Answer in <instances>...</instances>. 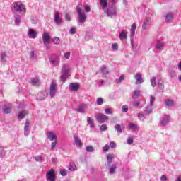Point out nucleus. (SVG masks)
<instances>
[{"mask_svg":"<svg viewBox=\"0 0 181 181\" xmlns=\"http://www.w3.org/2000/svg\"><path fill=\"white\" fill-rule=\"evenodd\" d=\"M111 1V4H109L108 7L105 10V13L108 18H117L118 15V11L117 10V0Z\"/></svg>","mask_w":181,"mask_h":181,"instance_id":"obj_1","label":"nucleus"},{"mask_svg":"<svg viewBox=\"0 0 181 181\" xmlns=\"http://www.w3.org/2000/svg\"><path fill=\"white\" fill-rule=\"evenodd\" d=\"M11 12L16 15L18 12H20L21 13H26V8H25V4H22L21 1H15L13 3L11 7Z\"/></svg>","mask_w":181,"mask_h":181,"instance_id":"obj_2","label":"nucleus"},{"mask_svg":"<svg viewBox=\"0 0 181 181\" xmlns=\"http://www.w3.org/2000/svg\"><path fill=\"white\" fill-rule=\"evenodd\" d=\"M62 74L61 75V81L66 83L67 78L70 77V67L69 64H64L62 69Z\"/></svg>","mask_w":181,"mask_h":181,"instance_id":"obj_3","label":"nucleus"},{"mask_svg":"<svg viewBox=\"0 0 181 181\" xmlns=\"http://www.w3.org/2000/svg\"><path fill=\"white\" fill-rule=\"evenodd\" d=\"M76 11L78 16V22L79 23H84L86 22V20L87 19V16H86V14L83 13V9H81V7H76Z\"/></svg>","mask_w":181,"mask_h":181,"instance_id":"obj_4","label":"nucleus"},{"mask_svg":"<svg viewBox=\"0 0 181 181\" xmlns=\"http://www.w3.org/2000/svg\"><path fill=\"white\" fill-rule=\"evenodd\" d=\"M49 62L50 64L52 65V67H56V66L59 65V62H60V58L57 54H52L49 57Z\"/></svg>","mask_w":181,"mask_h":181,"instance_id":"obj_5","label":"nucleus"},{"mask_svg":"<svg viewBox=\"0 0 181 181\" xmlns=\"http://www.w3.org/2000/svg\"><path fill=\"white\" fill-rule=\"evenodd\" d=\"M56 93H57V84H56L54 82H52L49 87L50 98H54V95H56Z\"/></svg>","mask_w":181,"mask_h":181,"instance_id":"obj_6","label":"nucleus"},{"mask_svg":"<svg viewBox=\"0 0 181 181\" xmlns=\"http://www.w3.org/2000/svg\"><path fill=\"white\" fill-rule=\"evenodd\" d=\"M56 172L54 170L51 169L46 174V179L47 181H56V177L54 176Z\"/></svg>","mask_w":181,"mask_h":181,"instance_id":"obj_7","label":"nucleus"},{"mask_svg":"<svg viewBox=\"0 0 181 181\" xmlns=\"http://www.w3.org/2000/svg\"><path fill=\"white\" fill-rule=\"evenodd\" d=\"M29 132H30V122H29V120H26L24 126L25 136H28L29 135Z\"/></svg>","mask_w":181,"mask_h":181,"instance_id":"obj_8","label":"nucleus"},{"mask_svg":"<svg viewBox=\"0 0 181 181\" xmlns=\"http://www.w3.org/2000/svg\"><path fill=\"white\" fill-rule=\"evenodd\" d=\"M96 119L99 122V124H104L105 121H108V117H107L105 115L102 114L97 116Z\"/></svg>","mask_w":181,"mask_h":181,"instance_id":"obj_9","label":"nucleus"},{"mask_svg":"<svg viewBox=\"0 0 181 181\" xmlns=\"http://www.w3.org/2000/svg\"><path fill=\"white\" fill-rule=\"evenodd\" d=\"M47 97V92L42 91L37 94V101H43V100H46Z\"/></svg>","mask_w":181,"mask_h":181,"instance_id":"obj_10","label":"nucleus"},{"mask_svg":"<svg viewBox=\"0 0 181 181\" xmlns=\"http://www.w3.org/2000/svg\"><path fill=\"white\" fill-rule=\"evenodd\" d=\"M80 89V84L78 83H71L69 85V90L72 91H78Z\"/></svg>","mask_w":181,"mask_h":181,"instance_id":"obj_11","label":"nucleus"},{"mask_svg":"<svg viewBox=\"0 0 181 181\" xmlns=\"http://www.w3.org/2000/svg\"><path fill=\"white\" fill-rule=\"evenodd\" d=\"M135 30H136V25L133 23L130 29V39L131 42L134 40V36H135Z\"/></svg>","mask_w":181,"mask_h":181,"instance_id":"obj_12","label":"nucleus"},{"mask_svg":"<svg viewBox=\"0 0 181 181\" xmlns=\"http://www.w3.org/2000/svg\"><path fill=\"white\" fill-rule=\"evenodd\" d=\"M119 38L120 40L128 39V32L125 30H122V32L119 34Z\"/></svg>","mask_w":181,"mask_h":181,"instance_id":"obj_13","label":"nucleus"},{"mask_svg":"<svg viewBox=\"0 0 181 181\" xmlns=\"http://www.w3.org/2000/svg\"><path fill=\"white\" fill-rule=\"evenodd\" d=\"M54 22L57 25H60L63 23V20L60 18V13L57 11L54 15Z\"/></svg>","mask_w":181,"mask_h":181,"instance_id":"obj_14","label":"nucleus"},{"mask_svg":"<svg viewBox=\"0 0 181 181\" xmlns=\"http://www.w3.org/2000/svg\"><path fill=\"white\" fill-rule=\"evenodd\" d=\"M99 5H100L102 9H105V11H107L110 4H108V0H99Z\"/></svg>","mask_w":181,"mask_h":181,"instance_id":"obj_15","label":"nucleus"},{"mask_svg":"<svg viewBox=\"0 0 181 181\" xmlns=\"http://www.w3.org/2000/svg\"><path fill=\"white\" fill-rule=\"evenodd\" d=\"M42 40H43V44L46 45V43H49V42L52 40V37H50V35H49V33H45L42 36Z\"/></svg>","mask_w":181,"mask_h":181,"instance_id":"obj_16","label":"nucleus"},{"mask_svg":"<svg viewBox=\"0 0 181 181\" xmlns=\"http://www.w3.org/2000/svg\"><path fill=\"white\" fill-rule=\"evenodd\" d=\"M149 22H151V18L148 17L144 20V22L142 25L143 30H147L148 28H149Z\"/></svg>","mask_w":181,"mask_h":181,"instance_id":"obj_17","label":"nucleus"},{"mask_svg":"<svg viewBox=\"0 0 181 181\" xmlns=\"http://www.w3.org/2000/svg\"><path fill=\"white\" fill-rule=\"evenodd\" d=\"M144 83V78H142V74L141 73H137L136 74V84H141Z\"/></svg>","mask_w":181,"mask_h":181,"instance_id":"obj_18","label":"nucleus"},{"mask_svg":"<svg viewBox=\"0 0 181 181\" xmlns=\"http://www.w3.org/2000/svg\"><path fill=\"white\" fill-rule=\"evenodd\" d=\"M165 22H167V23H169V22H170V21H172V19H173V18H175V14H173V13L170 12L168 13L165 16Z\"/></svg>","mask_w":181,"mask_h":181,"instance_id":"obj_19","label":"nucleus"},{"mask_svg":"<svg viewBox=\"0 0 181 181\" xmlns=\"http://www.w3.org/2000/svg\"><path fill=\"white\" fill-rule=\"evenodd\" d=\"M164 47V42L162 40H158L156 44V50H162Z\"/></svg>","mask_w":181,"mask_h":181,"instance_id":"obj_20","label":"nucleus"},{"mask_svg":"<svg viewBox=\"0 0 181 181\" xmlns=\"http://www.w3.org/2000/svg\"><path fill=\"white\" fill-rule=\"evenodd\" d=\"M110 175H114L115 170H117V163L112 164V165H107Z\"/></svg>","mask_w":181,"mask_h":181,"instance_id":"obj_21","label":"nucleus"},{"mask_svg":"<svg viewBox=\"0 0 181 181\" xmlns=\"http://www.w3.org/2000/svg\"><path fill=\"white\" fill-rule=\"evenodd\" d=\"M169 115H166L165 117L163 118L162 121L160 122L162 127H166L167 124H169Z\"/></svg>","mask_w":181,"mask_h":181,"instance_id":"obj_22","label":"nucleus"},{"mask_svg":"<svg viewBox=\"0 0 181 181\" xmlns=\"http://www.w3.org/2000/svg\"><path fill=\"white\" fill-rule=\"evenodd\" d=\"M26 115H28V112L26 110H22L18 112V118L19 119H24Z\"/></svg>","mask_w":181,"mask_h":181,"instance_id":"obj_23","label":"nucleus"},{"mask_svg":"<svg viewBox=\"0 0 181 181\" xmlns=\"http://www.w3.org/2000/svg\"><path fill=\"white\" fill-rule=\"evenodd\" d=\"M112 159H114V154L107 155V166H110L112 163Z\"/></svg>","mask_w":181,"mask_h":181,"instance_id":"obj_24","label":"nucleus"},{"mask_svg":"<svg viewBox=\"0 0 181 181\" xmlns=\"http://www.w3.org/2000/svg\"><path fill=\"white\" fill-rule=\"evenodd\" d=\"M47 135L48 136V139L50 141H54L55 139H57V136L53 132H49Z\"/></svg>","mask_w":181,"mask_h":181,"instance_id":"obj_25","label":"nucleus"},{"mask_svg":"<svg viewBox=\"0 0 181 181\" xmlns=\"http://www.w3.org/2000/svg\"><path fill=\"white\" fill-rule=\"evenodd\" d=\"M74 141H75V144L78 148H83V143L81 142V140L80 138L77 136H74Z\"/></svg>","mask_w":181,"mask_h":181,"instance_id":"obj_26","label":"nucleus"},{"mask_svg":"<svg viewBox=\"0 0 181 181\" xmlns=\"http://www.w3.org/2000/svg\"><path fill=\"white\" fill-rule=\"evenodd\" d=\"M28 36H30L33 39H36L37 37V32H36L35 30L30 29L28 32Z\"/></svg>","mask_w":181,"mask_h":181,"instance_id":"obj_27","label":"nucleus"},{"mask_svg":"<svg viewBox=\"0 0 181 181\" xmlns=\"http://www.w3.org/2000/svg\"><path fill=\"white\" fill-rule=\"evenodd\" d=\"M87 122H88V124H90V128H92V129L95 128V124H94V120H93V118L88 117Z\"/></svg>","mask_w":181,"mask_h":181,"instance_id":"obj_28","label":"nucleus"},{"mask_svg":"<svg viewBox=\"0 0 181 181\" xmlns=\"http://www.w3.org/2000/svg\"><path fill=\"white\" fill-rule=\"evenodd\" d=\"M102 74H103V76H107V74H108V69H107V66H105V65H103L100 69Z\"/></svg>","mask_w":181,"mask_h":181,"instance_id":"obj_29","label":"nucleus"},{"mask_svg":"<svg viewBox=\"0 0 181 181\" xmlns=\"http://www.w3.org/2000/svg\"><path fill=\"white\" fill-rule=\"evenodd\" d=\"M158 87L160 90H163L165 88L163 79L160 78V79L158 80Z\"/></svg>","mask_w":181,"mask_h":181,"instance_id":"obj_30","label":"nucleus"},{"mask_svg":"<svg viewBox=\"0 0 181 181\" xmlns=\"http://www.w3.org/2000/svg\"><path fill=\"white\" fill-rule=\"evenodd\" d=\"M31 84L34 86H39L40 84V81H39V78H34L31 79Z\"/></svg>","mask_w":181,"mask_h":181,"instance_id":"obj_31","label":"nucleus"},{"mask_svg":"<svg viewBox=\"0 0 181 181\" xmlns=\"http://www.w3.org/2000/svg\"><path fill=\"white\" fill-rule=\"evenodd\" d=\"M115 129H116L117 131L118 135H119V134H122V132H123L122 128H121V124H116L115 125Z\"/></svg>","mask_w":181,"mask_h":181,"instance_id":"obj_32","label":"nucleus"},{"mask_svg":"<svg viewBox=\"0 0 181 181\" xmlns=\"http://www.w3.org/2000/svg\"><path fill=\"white\" fill-rule=\"evenodd\" d=\"M86 106V104L80 105L79 107L76 110L77 112H81L82 114H84V112H86V110H84L83 107Z\"/></svg>","mask_w":181,"mask_h":181,"instance_id":"obj_33","label":"nucleus"},{"mask_svg":"<svg viewBox=\"0 0 181 181\" xmlns=\"http://www.w3.org/2000/svg\"><path fill=\"white\" fill-rule=\"evenodd\" d=\"M6 59H8V54H6V52H1L0 55V62L2 63V62Z\"/></svg>","mask_w":181,"mask_h":181,"instance_id":"obj_34","label":"nucleus"},{"mask_svg":"<svg viewBox=\"0 0 181 181\" xmlns=\"http://www.w3.org/2000/svg\"><path fill=\"white\" fill-rule=\"evenodd\" d=\"M11 107L6 106V105H4L3 107V112L4 114H11Z\"/></svg>","mask_w":181,"mask_h":181,"instance_id":"obj_35","label":"nucleus"},{"mask_svg":"<svg viewBox=\"0 0 181 181\" xmlns=\"http://www.w3.org/2000/svg\"><path fill=\"white\" fill-rule=\"evenodd\" d=\"M140 93H141V91L139 90H135L134 91V94L132 95V99L136 100V98H138L139 97Z\"/></svg>","mask_w":181,"mask_h":181,"instance_id":"obj_36","label":"nucleus"},{"mask_svg":"<svg viewBox=\"0 0 181 181\" xmlns=\"http://www.w3.org/2000/svg\"><path fill=\"white\" fill-rule=\"evenodd\" d=\"M124 78H125V76L124 75H121L119 78L115 79V83H116V84H121V83L124 81Z\"/></svg>","mask_w":181,"mask_h":181,"instance_id":"obj_37","label":"nucleus"},{"mask_svg":"<svg viewBox=\"0 0 181 181\" xmlns=\"http://www.w3.org/2000/svg\"><path fill=\"white\" fill-rule=\"evenodd\" d=\"M165 104L167 107H173L174 101L171 99H168L165 101Z\"/></svg>","mask_w":181,"mask_h":181,"instance_id":"obj_38","label":"nucleus"},{"mask_svg":"<svg viewBox=\"0 0 181 181\" xmlns=\"http://www.w3.org/2000/svg\"><path fill=\"white\" fill-rule=\"evenodd\" d=\"M64 19H65V21H66V22H71V16H70V14L69 13H66L64 16Z\"/></svg>","mask_w":181,"mask_h":181,"instance_id":"obj_39","label":"nucleus"},{"mask_svg":"<svg viewBox=\"0 0 181 181\" xmlns=\"http://www.w3.org/2000/svg\"><path fill=\"white\" fill-rule=\"evenodd\" d=\"M168 73H169L171 78H175V77H176V72L175 71H173V69H170L168 71Z\"/></svg>","mask_w":181,"mask_h":181,"instance_id":"obj_40","label":"nucleus"},{"mask_svg":"<svg viewBox=\"0 0 181 181\" xmlns=\"http://www.w3.org/2000/svg\"><path fill=\"white\" fill-rule=\"evenodd\" d=\"M129 128L130 129H136V128H138V124L130 122L129 123Z\"/></svg>","mask_w":181,"mask_h":181,"instance_id":"obj_41","label":"nucleus"},{"mask_svg":"<svg viewBox=\"0 0 181 181\" xmlns=\"http://www.w3.org/2000/svg\"><path fill=\"white\" fill-rule=\"evenodd\" d=\"M151 83V86L153 87H155L156 86V77L153 76L151 80H150Z\"/></svg>","mask_w":181,"mask_h":181,"instance_id":"obj_42","label":"nucleus"},{"mask_svg":"<svg viewBox=\"0 0 181 181\" xmlns=\"http://www.w3.org/2000/svg\"><path fill=\"white\" fill-rule=\"evenodd\" d=\"M14 22L15 25H19L21 23V16H16Z\"/></svg>","mask_w":181,"mask_h":181,"instance_id":"obj_43","label":"nucleus"},{"mask_svg":"<svg viewBox=\"0 0 181 181\" xmlns=\"http://www.w3.org/2000/svg\"><path fill=\"white\" fill-rule=\"evenodd\" d=\"M107 129H108V127L107 126V124H102L100 127V130L101 132H104V131H107Z\"/></svg>","mask_w":181,"mask_h":181,"instance_id":"obj_44","label":"nucleus"},{"mask_svg":"<svg viewBox=\"0 0 181 181\" xmlns=\"http://www.w3.org/2000/svg\"><path fill=\"white\" fill-rule=\"evenodd\" d=\"M52 42H53V43H54V45H59V43H60V38H59L57 37H54L52 39Z\"/></svg>","mask_w":181,"mask_h":181,"instance_id":"obj_45","label":"nucleus"},{"mask_svg":"<svg viewBox=\"0 0 181 181\" xmlns=\"http://www.w3.org/2000/svg\"><path fill=\"white\" fill-rule=\"evenodd\" d=\"M98 105H103L104 103V99L103 98H98L96 100Z\"/></svg>","mask_w":181,"mask_h":181,"instance_id":"obj_46","label":"nucleus"},{"mask_svg":"<svg viewBox=\"0 0 181 181\" xmlns=\"http://www.w3.org/2000/svg\"><path fill=\"white\" fill-rule=\"evenodd\" d=\"M69 33L71 35H76V33H77V30L76 29V27H72L70 30H69Z\"/></svg>","mask_w":181,"mask_h":181,"instance_id":"obj_47","label":"nucleus"},{"mask_svg":"<svg viewBox=\"0 0 181 181\" xmlns=\"http://www.w3.org/2000/svg\"><path fill=\"white\" fill-rule=\"evenodd\" d=\"M153 103H155V97L153 95L150 96V107H153Z\"/></svg>","mask_w":181,"mask_h":181,"instance_id":"obj_48","label":"nucleus"},{"mask_svg":"<svg viewBox=\"0 0 181 181\" xmlns=\"http://www.w3.org/2000/svg\"><path fill=\"white\" fill-rule=\"evenodd\" d=\"M34 159L36 160V162H42L43 161V157L42 156H37L34 157Z\"/></svg>","mask_w":181,"mask_h":181,"instance_id":"obj_49","label":"nucleus"},{"mask_svg":"<svg viewBox=\"0 0 181 181\" xmlns=\"http://www.w3.org/2000/svg\"><path fill=\"white\" fill-rule=\"evenodd\" d=\"M86 152H94V147L93 146H86Z\"/></svg>","mask_w":181,"mask_h":181,"instance_id":"obj_50","label":"nucleus"},{"mask_svg":"<svg viewBox=\"0 0 181 181\" xmlns=\"http://www.w3.org/2000/svg\"><path fill=\"white\" fill-rule=\"evenodd\" d=\"M145 111L147 112V114H151L152 112V106L146 107Z\"/></svg>","mask_w":181,"mask_h":181,"instance_id":"obj_51","label":"nucleus"},{"mask_svg":"<svg viewBox=\"0 0 181 181\" xmlns=\"http://www.w3.org/2000/svg\"><path fill=\"white\" fill-rule=\"evenodd\" d=\"M6 151L4 150V148H0V158L2 159L5 156Z\"/></svg>","mask_w":181,"mask_h":181,"instance_id":"obj_52","label":"nucleus"},{"mask_svg":"<svg viewBox=\"0 0 181 181\" xmlns=\"http://www.w3.org/2000/svg\"><path fill=\"white\" fill-rule=\"evenodd\" d=\"M59 173H60L61 176H66L67 175V170H66V169L61 170Z\"/></svg>","mask_w":181,"mask_h":181,"instance_id":"obj_53","label":"nucleus"},{"mask_svg":"<svg viewBox=\"0 0 181 181\" xmlns=\"http://www.w3.org/2000/svg\"><path fill=\"white\" fill-rule=\"evenodd\" d=\"M83 8L86 12H90L91 11V8L87 4L84 5Z\"/></svg>","mask_w":181,"mask_h":181,"instance_id":"obj_54","label":"nucleus"},{"mask_svg":"<svg viewBox=\"0 0 181 181\" xmlns=\"http://www.w3.org/2000/svg\"><path fill=\"white\" fill-rule=\"evenodd\" d=\"M57 144V142L56 141H53L51 144V151H54V148H56V144Z\"/></svg>","mask_w":181,"mask_h":181,"instance_id":"obj_55","label":"nucleus"},{"mask_svg":"<svg viewBox=\"0 0 181 181\" xmlns=\"http://www.w3.org/2000/svg\"><path fill=\"white\" fill-rule=\"evenodd\" d=\"M30 59H35L36 57V54H35V51L32 50L30 52Z\"/></svg>","mask_w":181,"mask_h":181,"instance_id":"obj_56","label":"nucleus"},{"mask_svg":"<svg viewBox=\"0 0 181 181\" xmlns=\"http://www.w3.org/2000/svg\"><path fill=\"white\" fill-rule=\"evenodd\" d=\"M127 144L128 145H132V144H134V139L132 137H129L127 139Z\"/></svg>","mask_w":181,"mask_h":181,"instance_id":"obj_57","label":"nucleus"},{"mask_svg":"<svg viewBox=\"0 0 181 181\" xmlns=\"http://www.w3.org/2000/svg\"><path fill=\"white\" fill-rule=\"evenodd\" d=\"M122 112H128V105H124L122 107Z\"/></svg>","mask_w":181,"mask_h":181,"instance_id":"obj_58","label":"nucleus"},{"mask_svg":"<svg viewBox=\"0 0 181 181\" xmlns=\"http://www.w3.org/2000/svg\"><path fill=\"white\" fill-rule=\"evenodd\" d=\"M69 170H71V171L76 170V165H71V164H70V165H69Z\"/></svg>","mask_w":181,"mask_h":181,"instance_id":"obj_59","label":"nucleus"},{"mask_svg":"<svg viewBox=\"0 0 181 181\" xmlns=\"http://www.w3.org/2000/svg\"><path fill=\"white\" fill-rule=\"evenodd\" d=\"M112 50H118V44L114 43L112 45Z\"/></svg>","mask_w":181,"mask_h":181,"instance_id":"obj_60","label":"nucleus"},{"mask_svg":"<svg viewBox=\"0 0 181 181\" xmlns=\"http://www.w3.org/2000/svg\"><path fill=\"white\" fill-rule=\"evenodd\" d=\"M110 149V145L106 144L104 147H103V152H108V150Z\"/></svg>","mask_w":181,"mask_h":181,"instance_id":"obj_61","label":"nucleus"},{"mask_svg":"<svg viewBox=\"0 0 181 181\" xmlns=\"http://www.w3.org/2000/svg\"><path fill=\"white\" fill-rule=\"evenodd\" d=\"M141 103H139V102L138 101H135L133 104V107H134L135 108H138V107H140Z\"/></svg>","mask_w":181,"mask_h":181,"instance_id":"obj_62","label":"nucleus"},{"mask_svg":"<svg viewBox=\"0 0 181 181\" xmlns=\"http://www.w3.org/2000/svg\"><path fill=\"white\" fill-rule=\"evenodd\" d=\"M105 114L107 115H110V114H112V110H111L110 108H106L105 109Z\"/></svg>","mask_w":181,"mask_h":181,"instance_id":"obj_63","label":"nucleus"},{"mask_svg":"<svg viewBox=\"0 0 181 181\" xmlns=\"http://www.w3.org/2000/svg\"><path fill=\"white\" fill-rule=\"evenodd\" d=\"M160 180L161 181H166L168 180V177H166V175H162L160 177Z\"/></svg>","mask_w":181,"mask_h":181,"instance_id":"obj_64","label":"nucleus"}]
</instances>
